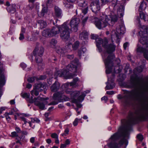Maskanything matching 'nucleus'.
Masks as SVG:
<instances>
[{
	"label": "nucleus",
	"instance_id": "obj_1",
	"mask_svg": "<svg viewBox=\"0 0 148 148\" xmlns=\"http://www.w3.org/2000/svg\"><path fill=\"white\" fill-rule=\"evenodd\" d=\"M128 134V130L127 129L125 128L123 126L120 127L119 129L118 132L114 134L110 138L109 140L110 142L108 144V147L110 148H119V144L122 145L125 144L127 146L128 144V141L124 138L120 141L119 144L115 143V141L120 137H127Z\"/></svg>",
	"mask_w": 148,
	"mask_h": 148
},
{
	"label": "nucleus",
	"instance_id": "obj_2",
	"mask_svg": "<svg viewBox=\"0 0 148 148\" xmlns=\"http://www.w3.org/2000/svg\"><path fill=\"white\" fill-rule=\"evenodd\" d=\"M118 19L117 16L113 12L108 15L102 13L99 19L96 20L95 23L98 28L101 29L107 26L112 25L117 21Z\"/></svg>",
	"mask_w": 148,
	"mask_h": 148
},
{
	"label": "nucleus",
	"instance_id": "obj_3",
	"mask_svg": "<svg viewBox=\"0 0 148 148\" xmlns=\"http://www.w3.org/2000/svg\"><path fill=\"white\" fill-rule=\"evenodd\" d=\"M133 87L134 90L131 92H128L123 97L121 95H118L117 98L119 99L123 98L126 99L127 100H137L140 98V92L139 88L140 86V82L138 81L133 82L132 83Z\"/></svg>",
	"mask_w": 148,
	"mask_h": 148
},
{
	"label": "nucleus",
	"instance_id": "obj_4",
	"mask_svg": "<svg viewBox=\"0 0 148 148\" xmlns=\"http://www.w3.org/2000/svg\"><path fill=\"white\" fill-rule=\"evenodd\" d=\"M95 40L96 42V46L100 52L102 51L99 46L101 44H102L103 47L106 50L107 53H111L115 50V45L111 44L108 45V41L106 39H105L103 40L101 38H96Z\"/></svg>",
	"mask_w": 148,
	"mask_h": 148
},
{
	"label": "nucleus",
	"instance_id": "obj_5",
	"mask_svg": "<svg viewBox=\"0 0 148 148\" xmlns=\"http://www.w3.org/2000/svg\"><path fill=\"white\" fill-rule=\"evenodd\" d=\"M148 113V104L144 106L142 109L136 111L135 113H130L129 115L128 122L130 123L136 120L143 118L145 115Z\"/></svg>",
	"mask_w": 148,
	"mask_h": 148
},
{
	"label": "nucleus",
	"instance_id": "obj_6",
	"mask_svg": "<svg viewBox=\"0 0 148 148\" xmlns=\"http://www.w3.org/2000/svg\"><path fill=\"white\" fill-rule=\"evenodd\" d=\"M67 22H65L61 26H58L57 28L53 27L50 31L51 36H53L58 33V30L60 32V36L61 37H69L70 36V32L71 30L67 25Z\"/></svg>",
	"mask_w": 148,
	"mask_h": 148
},
{
	"label": "nucleus",
	"instance_id": "obj_7",
	"mask_svg": "<svg viewBox=\"0 0 148 148\" xmlns=\"http://www.w3.org/2000/svg\"><path fill=\"white\" fill-rule=\"evenodd\" d=\"M103 56V58L104 60L105 65L106 67V73L107 74H109L112 72L113 71L115 72V69L114 68L113 66V63H112L113 60L115 58L114 55L113 54H110L108 56L106 59L105 58V56L107 55V53H106L103 56Z\"/></svg>",
	"mask_w": 148,
	"mask_h": 148
},
{
	"label": "nucleus",
	"instance_id": "obj_8",
	"mask_svg": "<svg viewBox=\"0 0 148 148\" xmlns=\"http://www.w3.org/2000/svg\"><path fill=\"white\" fill-rule=\"evenodd\" d=\"M139 40L142 45H146V46L145 48H143L138 45L137 51L143 53L144 58L148 60V39L147 38H140Z\"/></svg>",
	"mask_w": 148,
	"mask_h": 148
},
{
	"label": "nucleus",
	"instance_id": "obj_9",
	"mask_svg": "<svg viewBox=\"0 0 148 148\" xmlns=\"http://www.w3.org/2000/svg\"><path fill=\"white\" fill-rule=\"evenodd\" d=\"M48 99L47 98H45L40 97L33 99V97H32L29 100V102L30 103H34V104L38 106L40 109L43 110L45 108V105L48 103L46 101Z\"/></svg>",
	"mask_w": 148,
	"mask_h": 148
},
{
	"label": "nucleus",
	"instance_id": "obj_10",
	"mask_svg": "<svg viewBox=\"0 0 148 148\" xmlns=\"http://www.w3.org/2000/svg\"><path fill=\"white\" fill-rule=\"evenodd\" d=\"M86 93V92H82L81 94L77 98L80 93L79 91H74L71 92L70 95L73 102L76 103L82 101L84 100Z\"/></svg>",
	"mask_w": 148,
	"mask_h": 148
},
{
	"label": "nucleus",
	"instance_id": "obj_11",
	"mask_svg": "<svg viewBox=\"0 0 148 148\" xmlns=\"http://www.w3.org/2000/svg\"><path fill=\"white\" fill-rule=\"evenodd\" d=\"M53 99L54 100L49 103V105H56L59 102L68 100L69 98L66 97L62 93L58 92L53 95Z\"/></svg>",
	"mask_w": 148,
	"mask_h": 148
},
{
	"label": "nucleus",
	"instance_id": "obj_12",
	"mask_svg": "<svg viewBox=\"0 0 148 148\" xmlns=\"http://www.w3.org/2000/svg\"><path fill=\"white\" fill-rule=\"evenodd\" d=\"M44 51V49L42 47L38 48L36 47L33 51V55L35 57V61L37 63L41 64L42 61L41 58Z\"/></svg>",
	"mask_w": 148,
	"mask_h": 148
},
{
	"label": "nucleus",
	"instance_id": "obj_13",
	"mask_svg": "<svg viewBox=\"0 0 148 148\" xmlns=\"http://www.w3.org/2000/svg\"><path fill=\"white\" fill-rule=\"evenodd\" d=\"M3 70V64L0 62V97L2 93V88L5 83V77L2 73Z\"/></svg>",
	"mask_w": 148,
	"mask_h": 148
},
{
	"label": "nucleus",
	"instance_id": "obj_14",
	"mask_svg": "<svg viewBox=\"0 0 148 148\" xmlns=\"http://www.w3.org/2000/svg\"><path fill=\"white\" fill-rule=\"evenodd\" d=\"M90 9L95 13H96L100 9L99 0H95L91 3L90 5Z\"/></svg>",
	"mask_w": 148,
	"mask_h": 148
},
{
	"label": "nucleus",
	"instance_id": "obj_15",
	"mask_svg": "<svg viewBox=\"0 0 148 148\" xmlns=\"http://www.w3.org/2000/svg\"><path fill=\"white\" fill-rule=\"evenodd\" d=\"M79 23V19L77 18H73L71 20L70 22V26L74 32H76L77 31Z\"/></svg>",
	"mask_w": 148,
	"mask_h": 148
},
{
	"label": "nucleus",
	"instance_id": "obj_16",
	"mask_svg": "<svg viewBox=\"0 0 148 148\" xmlns=\"http://www.w3.org/2000/svg\"><path fill=\"white\" fill-rule=\"evenodd\" d=\"M117 33L115 32V36L116 37H119L120 35H121L123 34L125 31V28L124 25L122 24L117 27L116 29Z\"/></svg>",
	"mask_w": 148,
	"mask_h": 148
},
{
	"label": "nucleus",
	"instance_id": "obj_17",
	"mask_svg": "<svg viewBox=\"0 0 148 148\" xmlns=\"http://www.w3.org/2000/svg\"><path fill=\"white\" fill-rule=\"evenodd\" d=\"M77 63L72 62V63H71L68 65L66 68L69 71L75 72L77 71Z\"/></svg>",
	"mask_w": 148,
	"mask_h": 148
},
{
	"label": "nucleus",
	"instance_id": "obj_18",
	"mask_svg": "<svg viewBox=\"0 0 148 148\" xmlns=\"http://www.w3.org/2000/svg\"><path fill=\"white\" fill-rule=\"evenodd\" d=\"M114 80L113 79L110 78H108V84H107L106 88L107 90L112 89L115 86V84L113 82Z\"/></svg>",
	"mask_w": 148,
	"mask_h": 148
},
{
	"label": "nucleus",
	"instance_id": "obj_19",
	"mask_svg": "<svg viewBox=\"0 0 148 148\" xmlns=\"http://www.w3.org/2000/svg\"><path fill=\"white\" fill-rule=\"evenodd\" d=\"M60 87V83L56 81L51 86V91L55 92L59 90Z\"/></svg>",
	"mask_w": 148,
	"mask_h": 148
},
{
	"label": "nucleus",
	"instance_id": "obj_20",
	"mask_svg": "<svg viewBox=\"0 0 148 148\" xmlns=\"http://www.w3.org/2000/svg\"><path fill=\"white\" fill-rule=\"evenodd\" d=\"M144 30L143 31L141 30L139 32L140 36H143V37H148V26H144Z\"/></svg>",
	"mask_w": 148,
	"mask_h": 148
},
{
	"label": "nucleus",
	"instance_id": "obj_21",
	"mask_svg": "<svg viewBox=\"0 0 148 148\" xmlns=\"http://www.w3.org/2000/svg\"><path fill=\"white\" fill-rule=\"evenodd\" d=\"M48 8L47 6L43 7L41 12L40 14H38V16L40 17L43 16L47 14Z\"/></svg>",
	"mask_w": 148,
	"mask_h": 148
},
{
	"label": "nucleus",
	"instance_id": "obj_22",
	"mask_svg": "<svg viewBox=\"0 0 148 148\" xmlns=\"http://www.w3.org/2000/svg\"><path fill=\"white\" fill-rule=\"evenodd\" d=\"M103 5L108 2L112 1V4H114V7H115L117 4V0H101Z\"/></svg>",
	"mask_w": 148,
	"mask_h": 148
},
{
	"label": "nucleus",
	"instance_id": "obj_23",
	"mask_svg": "<svg viewBox=\"0 0 148 148\" xmlns=\"http://www.w3.org/2000/svg\"><path fill=\"white\" fill-rule=\"evenodd\" d=\"M77 3L79 6L82 8L87 6L85 0H78Z\"/></svg>",
	"mask_w": 148,
	"mask_h": 148
},
{
	"label": "nucleus",
	"instance_id": "obj_24",
	"mask_svg": "<svg viewBox=\"0 0 148 148\" xmlns=\"http://www.w3.org/2000/svg\"><path fill=\"white\" fill-rule=\"evenodd\" d=\"M7 10L8 12L11 13H14L16 11L15 5H13L10 6H8L7 8Z\"/></svg>",
	"mask_w": 148,
	"mask_h": 148
},
{
	"label": "nucleus",
	"instance_id": "obj_25",
	"mask_svg": "<svg viewBox=\"0 0 148 148\" xmlns=\"http://www.w3.org/2000/svg\"><path fill=\"white\" fill-rule=\"evenodd\" d=\"M57 43V41L55 39H52L50 43V47L54 49H56V45Z\"/></svg>",
	"mask_w": 148,
	"mask_h": 148
},
{
	"label": "nucleus",
	"instance_id": "obj_26",
	"mask_svg": "<svg viewBox=\"0 0 148 148\" xmlns=\"http://www.w3.org/2000/svg\"><path fill=\"white\" fill-rule=\"evenodd\" d=\"M29 116V114H23V116H20V118L22 121L24 122V124H26L28 122L27 121H29V120L27 119L26 117Z\"/></svg>",
	"mask_w": 148,
	"mask_h": 148
},
{
	"label": "nucleus",
	"instance_id": "obj_27",
	"mask_svg": "<svg viewBox=\"0 0 148 148\" xmlns=\"http://www.w3.org/2000/svg\"><path fill=\"white\" fill-rule=\"evenodd\" d=\"M79 79L77 78H75L73 79L72 82H70V86L73 87H76L78 85V82H79Z\"/></svg>",
	"mask_w": 148,
	"mask_h": 148
},
{
	"label": "nucleus",
	"instance_id": "obj_28",
	"mask_svg": "<svg viewBox=\"0 0 148 148\" xmlns=\"http://www.w3.org/2000/svg\"><path fill=\"white\" fill-rule=\"evenodd\" d=\"M140 18L143 19L144 21H148V15L147 14L141 12L140 13Z\"/></svg>",
	"mask_w": 148,
	"mask_h": 148
},
{
	"label": "nucleus",
	"instance_id": "obj_29",
	"mask_svg": "<svg viewBox=\"0 0 148 148\" xmlns=\"http://www.w3.org/2000/svg\"><path fill=\"white\" fill-rule=\"evenodd\" d=\"M55 14L57 16H60L62 14V11L58 7L55 6Z\"/></svg>",
	"mask_w": 148,
	"mask_h": 148
},
{
	"label": "nucleus",
	"instance_id": "obj_30",
	"mask_svg": "<svg viewBox=\"0 0 148 148\" xmlns=\"http://www.w3.org/2000/svg\"><path fill=\"white\" fill-rule=\"evenodd\" d=\"M147 7V4L144 1L141 3L139 8V10L141 11L145 9Z\"/></svg>",
	"mask_w": 148,
	"mask_h": 148
},
{
	"label": "nucleus",
	"instance_id": "obj_31",
	"mask_svg": "<svg viewBox=\"0 0 148 148\" xmlns=\"http://www.w3.org/2000/svg\"><path fill=\"white\" fill-rule=\"evenodd\" d=\"M38 23L40 24V27L41 29L47 26L46 22L42 20H39L38 21Z\"/></svg>",
	"mask_w": 148,
	"mask_h": 148
},
{
	"label": "nucleus",
	"instance_id": "obj_32",
	"mask_svg": "<svg viewBox=\"0 0 148 148\" xmlns=\"http://www.w3.org/2000/svg\"><path fill=\"white\" fill-rule=\"evenodd\" d=\"M61 72V73H60L59 72H58V75L60 77H66L68 74V72H67L65 70L62 71V72Z\"/></svg>",
	"mask_w": 148,
	"mask_h": 148
},
{
	"label": "nucleus",
	"instance_id": "obj_33",
	"mask_svg": "<svg viewBox=\"0 0 148 148\" xmlns=\"http://www.w3.org/2000/svg\"><path fill=\"white\" fill-rule=\"evenodd\" d=\"M49 29H46L43 31L42 32V36L45 37H46L47 36H49L50 34L49 33Z\"/></svg>",
	"mask_w": 148,
	"mask_h": 148
},
{
	"label": "nucleus",
	"instance_id": "obj_34",
	"mask_svg": "<svg viewBox=\"0 0 148 148\" xmlns=\"http://www.w3.org/2000/svg\"><path fill=\"white\" fill-rule=\"evenodd\" d=\"M79 43L78 41H76L72 45V48L74 50H76L78 47Z\"/></svg>",
	"mask_w": 148,
	"mask_h": 148
},
{
	"label": "nucleus",
	"instance_id": "obj_35",
	"mask_svg": "<svg viewBox=\"0 0 148 148\" xmlns=\"http://www.w3.org/2000/svg\"><path fill=\"white\" fill-rule=\"evenodd\" d=\"M39 91L38 90L34 88L31 91V94L32 96L34 95L35 96H37L39 94Z\"/></svg>",
	"mask_w": 148,
	"mask_h": 148
},
{
	"label": "nucleus",
	"instance_id": "obj_36",
	"mask_svg": "<svg viewBox=\"0 0 148 148\" xmlns=\"http://www.w3.org/2000/svg\"><path fill=\"white\" fill-rule=\"evenodd\" d=\"M31 119V121H30L29 120V121H27L29 123V126L30 127L32 126L31 125V122L34 123V122H36L37 123H39L40 122V120H38L37 119Z\"/></svg>",
	"mask_w": 148,
	"mask_h": 148
},
{
	"label": "nucleus",
	"instance_id": "obj_37",
	"mask_svg": "<svg viewBox=\"0 0 148 148\" xmlns=\"http://www.w3.org/2000/svg\"><path fill=\"white\" fill-rule=\"evenodd\" d=\"M69 86H71L70 83H67L63 84L62 86V87L63 88H64V89L66 90V89L69 88Z\"/></svg>",
	"mask_w": 148,
	"mask_h": 148
},
{
	"label": "nucleus",
	"instance_id": "obj_38",
	"mask_svg": "<svg viewBox=\"0 0 148 148\" xmlns=\"http://www.w3.org/2000/svg\"><path fill=\"white\" fill-rule=\"evenodd\" d=\"M41 83H39L37 84H35V88H34L38 90V91H41L43 90L42 89H40Z\"/></svg>",
	"mask_w": 148,
	"mask_h": 148
},
{
	"label": "nucleus",
	"instance_id": "obj_39",
	"mask_svg": "<svg viewBox=\"0 0 148 148\" xmlns=\"http://www.w3.org/2000/svg\"><path fill=\"white\" fill-rule=\"evenodd\" d=\"M88 33L86 31L82 32L80 34V36L81 37H85L88 36Z\"/></svg>",
	"mask_w": 148,
	"mask_h": 148
},
{
	"label": "nucleus",
	"instance_id": "obj_40",
	"mask_svg": "<svg viewBox=\"0 0 148 148\" xmlns=\"http://www.w3.org/2000/svg\"><path fill=\"white\" fill-rule=\"evenodd\" d=\"M88 6H86L85 7L82 8V12L84 14H86L88 12Z\"/></svg>",
	"mask_w": 148,
	"mask_h": 148
},
{
	"label": "nucleus",
	"instance_id": "obj_41",
	"mask_svg": "<svg viewBox=\"0 0 148 148\" xmlns=\"http://www.w3.org/2000/svg\"><path fill=\"white\" fill-rule=\"evenodd\" d=\"M64 5L66 8H70L73 7V5L71 4L70 3H68L65 1L64 2Z\"/></svg>",
	"mask_w": 148,
	"mask_h": 148
},
{
	"label": "nucleus",
	"instance_id": "obj_42",
	"mask_svg": "<svg viewBox=\"0 0 148 148\" xmlns=\"http://www.w3.org/2000/svg\"><path fill=\"white\" fill-rule=\"evenodd\" d=\"M85 52L84 51H83L82 48L80 49L78 51V55L79 57H80L82 56V54H83Z\"/></svg>",
	"mask_w": 148,
	"mask_h": 148
},
{
	"label": "nucleus",
	"instance_id": "obj_43",
	"mask_svg": "<svg viewBox=\"0 0 148 148\" xmlns=\"http://www.w3.org/2000/svg\"><path fill=\"white\" fill-rule=\"evenodd\" d=\"M21 96L23 98H29V97L30 94L29 93H24L22 94Z\"/></svg>",
	"mask_w": 148,
	"mask_h": 148
},
{
	"label": "nucleus",
	"instance_id": "obj_44",
	"mask_svg": "<svg viewBox=\"0 0 148 148\" xmlns=\"http://www.w3.org/2000/svg\"><path fill=\"white\" fill-rule=\"evenodd\" d=\"M40 89H42L43 90L44 89H46L47 88V84L45 83H41Z\"/></svg>",
	"mask_w": 148,
	"mask_h": 148
},
{
	"label": "nucleus",
	"instance_id": "obj_45",
	"mask_svg": "<svg viewBox=\"0 0 148 148\" xmlns=\"http://www.w3.org/2000/svg\"><path fill=\"white\" fill-rule=\"evenodd\" d=\"M25 40L28 41H34L36 40V38H26Z\"/></svg>",
	"mask_w": 148,
	"mask_h": 148
},
{
	"label": "nucleus",
	"instance_id": "obj_46",
	"mask_svg": "<svg viewBox=\"0 0 148 148\" xmlns=\"http://www.w3.org/2000/svg\"><path fill=\"white\" fill-rule=\"evenodd\" d=\"M5 117L6 119L8 121H9L11 120L10 117L8 115L7 112H5L4 114Z\"/></svg>",
	"mask_w": 148,
	"mask_h": 148
},
{
	"label": "nucleus",
	"instance_id": "obj_47",
	"mask_svg": "<svg viewBox=\"0 0 148 148\" xmlns=\"http://www.w3.org/2000/svg\"><path fill=\"white\" fill-rule=\"evenodd\" d=\"M51 136L53 138L58 139V135L56 133H53L51 134Z\"/></svg>",
	"mask_w": 148,
	"mask_h": 148
},
{
	"label": "nucleus",
	"instance_id": "obj_48",
	"mask_svg": "<svg viewBox=\"0 0 148 148\" xmlns=\"http://www.w3.org/2000/svg\"><path fill=\"white\" fill-rule=\"evenodd\" d=\"M69 131L68 128H66L64 131V133L62 134V136H66V135L68 134Z\"/></svg>",
	"mask_w": 148,
	"mask_h": 148
},
{
	"label": "nucleus",
	"instance_id": "obj_49",
	"mask_svg": "<svg viewBox=\"0 0 148 148\" xmlns=\"http://www.w3.org/2000/svg\"><path fill=\"white\" fill-rule=\"evenodd\" d=\"M34 80V77H29L28 78L27 81L30 83H32Z\"/></svg>",
	"mask_w": 148,
	"mask_h": 148
},
{
	"label": "nucleus",
	"instance_id": "obj_50",
	"mask_svg": "<svg viewBox=\"0 0 148 148\" xmlns=\"http://www.w3.org/2000/svg\"><path fill=\"white\" fill-rule=\"evenodd\" d=\"M18 133L16 132H14L11 133L12 137H17L18 136Z\"/></svg>",
	"mask_w": 148,
	"mask_h": 148
},
{
	"label": "nucleus",
	"instance_id": "obj_51",
	"mask_svg": "<svg viewBox=\"0 0 148 148\" xmlns=\"http://www.w3.org/2000/svg\"><path fill=\"white\" fill-rule=\"evenodd\" d=\"M143 67H142L141 66H139L137 67L136 69L138 72V73H140L142 72L143 69Z\"/></svg>",
	"mask_w": 148,
	"mask_h": 148
},
{
	"label": "nucleus",
	"instance_id": "obj_52",
	"mask_svg": "<svg viewBox=\"0 0 148 148\" xmlns=\"http://www.w3.org/2000/svg\"><path fill=\"white\" fill-rule=\"evenodd\" d=\"M25 31V29L24 28H22L21 32L22 33H21L20 34V37H23L24 36L23 35V33H24Z\"/></svg>",
	"mask_w": 148,
	"mask_h": 148
},
{
	"label": "nucleus",
	"instance_id": "obj_53",
	"mask_svg": "<svg viewBox=\"0 0 148 148\" xmlns=\"http://www.w3.org/2000/svg\"><path fill=\"white\" fill-rule=\"evenodd\" d=\"M15 130L16 131V132H17L18 134L20 133H21V129L19 127H15Z\"/></svg>",
	"mask_w": 148,
	"mask_h": 148
},
{
	"label": "nucleus",
	"instance_id": "obj_54",
	"mask_svg": "<svg viewBox=\"0 0 148 148\" xmlns=\"http://www.w3.org/2000/svg\"><path fill=\"white\" fill-rule=\"evenodd\" d=\"M78 119L77 118H76L73 122V125L74 126H76L78 124Z\"/></svg>",
	"mask_w": 148,
	"mask_h": 148
},
{
	"label": "nucleus",
	"instance_id": "obj_55",
	"mask_svg": "<svg viewBox=\"0 0 148 148\" xmlns=\"http://www.w3.org/2000/svg\"><path fill=\"white\" fill-rule=\"evenodd\" d=\"M137 138L140 140H141L143 139V136L141 134H138L137 136Z\"/></svg>",
	"mask_w": 148,
	"mask_h": 148
},
{
	"label": "nucleus",
	"instance_id": "obj_56",
	"mask_svg": "<svg viewBox=\"0 0 148 148\" xmlns=\"http://www.w3.org/2000/svg\"><path fill=\"white\" fill-rule=\"evenodd\" d=\"M20 66L23 69H24L26 67V65L24 63L21 64Z\"/></svg>",
	"mask_w": 148,
	"mask_h": 148
},
{
	"label": "nucleus",
	"instance_id": "obj_57",
	"mask_svg": "<svg viewBox=\"0 0 148 148\" xmlns=\"http://www.w3.org/2000/svg\"><path fill=\"white\" fill-rule=\"evenodd\" d=\"M5 107H1L0 108V114H1L2 112L5 110Z\"/></svg>",
	"mask_w": 148,
	"mask_h": 148
},
{
	"label": "nucleus",
	"instance_id": "obj_58",
	"mask_svg": "<svg viewBox=\"0 0 148 148\" xmlns=\"http://www.w3.org/2000/svg\"><path fill=\"white\" fill-rule=\"evenodd\" d=\"M107 94L109 95H112L114 93V91H107L106 92Z\"/></svg>",
	"mask_w": 148,
	"mask_h": 148
},
{
	"label": "nucleus",
	"instance_id": "obj_59",
	"mask_svg": "<svg viewBox=\"0 0 148 148\" xmlns=\"http://www.w3.org/2000/svg\"><path fill=\"white\" fill-rule=\"evenodd\" d=\"M46 78V76L45 75H42L39 77V79L41 80L45 79Z\"/></svg>",
	"mask_w": 148,
	"mask_h": 148
},
{
	"label": "nucleus",
	"instance_id": "obj_60",
	"mask_svg": "<svg viewBox=\"0 0 148 148\" xmlns=\"http://www.w3.org/2000/svg\"><path fill=\"white\" fill-rule=\"evenodd\" d=\"M128 43L127 42H125L123 45V48L125 49H126L127 47Z\"/></svg>",
	"mask_w": 148,
	"mask_h": 148
},
{
	"label": "nucleus",
	"instance_id": "obj_61",
	"mask_svg": "<svg viewBox=\"0 0 148 148\" xmlns=\"http://www.w3.org/2000/svg\"><path fill=\"white\" fill-rule=\"evenodd\" d=\"M74 56L73 55H68L67 56V57L68 58L70 59H72L74 58Z\"/></svg>",
	"mask_w": 148,
	"mask_h": 148
},
{
	"label": "nucleus",
	"instance_id": "obj_62",
	"mask_svg": "<svg viewBox=\"0 0 148 148\" xmlns=\"http://www.w3.org/2000/svg\"><path fill=\"white\" fill-rule=\"evenodd\" d=\"M65 144L67 145L70 144V141L69 139H67L65 141Z\"/></svg>",
	"mask_w": 148,
	"mask_h": 148
},
{
	"label": "nucleus",
	"instance_id": "obj_63",
	"mask_svg": "<svg viewBox=\"0 0 148 148\" xmlns=\"http://www.w3.org/2000/svg\"><path fill=\"white\" fill-rule=\"evenodd\" d=\"M102 100H104L106 102L108 100V98L106 97H103L101 98Z\"/></svg>",
	"mask_w": 148,
	"mask_h": 148
},
{
	"label": "nucleus",
	"instance_id": "obj_64",
	"mask_svg": "<svg viewBox=\"0 0 148 148\" xmlns=\"http://www.w3.org/2000/svg\"><path fill=\"white\" fill-rule=\"evenodd\" d=\"M66 145L65 144H61L60 145V148H64L65 147H66Z\"/></svg>",
	"mask_w": 148,
	"mask_h": 148
}]
</instances>
